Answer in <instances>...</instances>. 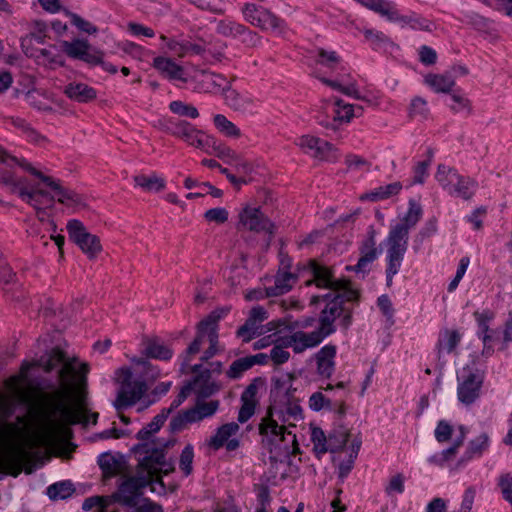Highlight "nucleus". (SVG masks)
I'll return each instance as SVG.
<instances>
[{"instance_id":"nucleus-64","label":"nucleus","mask_w":512,"mask_h":512,"mask_svg":"<svg viewBox=\"0 0 512 512\" xmlns=\"http://www.w3.org/2000/svg\"><path fill=\"white\" fill-rule=\"evenodd\" d=\"M498 485L501 489L503 498L506 501H511L512 497V475L507 473L499 477Z\"/></svg>"},{"instance_id":"nucleus-47","label":"nucleus","mask_w":512,"mask_h":512,"mask_svg":"<svg viewBox=\"0 0 512 512\" xmlns=\"http://www.w3.org/2000/svg\"><path fill=\"white\" fill-rule=\"evenodd\" d=\"M315 61L330 70H333L341 62L340 56L335 51H328L323 48L316 49Z\"/></svg>"},{"instance_id":"nucleus-36","label":"nucleus","mask_w":512,"mask_h":512,"mask_svg":"<svg viewBox=\"0 0 512 512\" xmlns=\"http://www.w3.org/2000/svg\"><path fill=\"white\" fill-rule=\"evenodd\" d=\"M435 178L441 187L450 193V190L453 188L454 182L459 180V173L449 166L444 164H439L437 168V172L435 174Z\"/></svg>"},{"instance_id":"nucleus-49","label":"nucleus","mask_w":512,"mask_h":512,"mask_svg":"<svg viewBox=\"0 0 512 512\" xmlns=\"http://www.w3.org/2000/svg\"><path fill=\"white\" fill-rule=\"evenodd\" d=\"M364 36L374 50L383 49L388 45L393 44L392 41L381 31L366 29L364 30Z\"/></svg>"},{"instance_id":"nucleus-60","label":"nucleus","mask_w":512,"mask_h":512,"mask_svg":"<svg viewBox=\"0 0 512 512\" xmlns=\"http://www.w3.org/2000/svg\"><path fill=\"white\" fill-rule=\"evenodd\" d=\"M228 216V211L222 207L212 208L204 213V218L207 221L217 224L225 223L228 220Z\"/></svg>"},{"instance_id":"nucleus-23","label":"nucleus","mask_w":512,"mask_h":512,"mask_svg":"<svg viewBox=\"0 0 512 512\" xmlns=\"http://www.w3.org/2000/svg\"><path fill=\"white\" fill-rule=\"evenodd\" d=\"M467 433V428L463 425H460L458 427V434L454 438L452 446L443 450L440 454L431 456L429 458V462L442 466L445 462L453 459L458 451V448L463 445Z\"/></svg>"},{"instance_id":"nucleus-28","label":"nucleus","mask_w":512,"mask_h":512,"mask_svg":"<svg viewBox=\"0 0 512 512\" xmlns=\"http://www.w3.org/2000/svg\"><path fill=\"white\" fill-rule=\"evenodd\" d=\"M224 99L226 104L235 111H246L252 106V100L249 97L241 95L227 83L224 88Z\"/></svg>"},{"instance_id":"nucleus-27","label":"nucleus","mask_w":512,"mask_h":512,"mask_svg":"<svg viewBox=\"0 0 512 512\" xmlns=\"http://www.w3.org/2000/svg\"><path fill=\"white\" fill-rule=\"evenodd\" d=\"M318 79L330 88L341 92L342 94L352 97L354 99L362 100L363 97L359 94L355 81H346L344 77L337 80H331L326 77H318Z\"/></svg>"},{"instance_id":"nucleus-56","label":"nucleus","mask_w":512,"mask_h":512,"mask_svg":"<svg viewBox=\"0 0 512 512\" xmlns=\"http://www.w3.org/2000/svg\"><path fill=\"white\" fill-rule=\"evenodd\" d=\"M198 189H199L198 192L188 193L186 195V198L187 199H194V198H197V197H203L206 194H210L211 196H213L215 198H220L223 195L222 190L214 187L209 182L200 183L198 185Z\"/></svg>"},{"instance_id":"nucleus-12","label":"nucleus","mask_w":512,"mask_h":512,"mask_svg":"<svg viewBox=\"0 0 512 512\" xmlns=\"http://www.w3.org/2000/svg\"><path fill=\"white\" fill-rule=\"evenodd\" d=\"M330 336L319 326L312 332L296 331L283 338V344L291 347L295 353H302L306 349L318 346L326 337Z\"/></svg>"},{"instance_id":"nucleus-15","label":"nucleus","mask_w":512,"mask_h":512,"mask_svg":"<svg viewBox=\"0 0 512 512\" xmlns=\"http://www.w3.org/2000/svg\"><path fill=\"white\" fill-rule=\"evenodd\" d=\"M385 242L387 245L386 284L388 287H390L393 282V277L400 270L408 244L388 237L386 238Z\"/></svg>"},{"instance_id":"nucleus-53","label":"nucleus","mask_w":512,"mask_h":512,"mask_svg":"<svg viewBox=\"0 0 512 512\" xmlns=\"http://www.w3.org/2000/svg\"><path fill=\"white\" fill-rule=\"evenodd\" d=\"M0 185L7 187L11 193L18 195L23 187L21 186V180H18L14 173L7 170H0Z\"/></svg>"},{"instance_id":"nucleus-29","label":"nucleus","mask_w":512,"mask_h":512,"mask_svg":"<svg viewBox=\"0 0 512 512\" xmlns=\"http://www.w3.org/2000/svg\"><path fill=\"white\" fill-rule=\"evenodd\" d=\"M477 187L478 183L474 179L459 174V180L454 182L449 194L461 197L464 200H470L474 196Z\"/></svg>"},{"instance_id":"nucleus-19","label":"nucleus","mask_w":512,"mask_h":512,"mask_svg":"<svg viewBox=\"0 0 512 512\" xmlns=\"http://www.w3.org/2000/svg\"><path fill=\"white\" fill-rule=\"evenodd\" d=\"M334 104L336 108L332 120H321L319 123L326 129L336 132L341 124L349 123L356 114L354 106L342 99L336 98Z\"/></svg>"},{"instance_id":"nucleus-6","label":"nucleus","mask_w":512,"mask_h":512,"mask_svg":"<svg viewBox=\"0 0 512 512\" xmlns=\"http://www.w3.org/2000/svg\"><path fill=\"white\" fill-rule=\"evenodd\" d=\"M66 229L71 241H73L88 258H95L102 250L98 236L87 231L84 224L77 220H69Z\"/></svg>"},{"instance_id":"nucleus-42","label":"nucleus","mask_w":512,"mask_h":512,"mask_svg":"<svg viewBox=\"0 0 512 512\" xmlns=\"http://www.w3.org/2000/svg\"><path fill=\"white\" fill-rule=\"evenodd\" d=\"M349 439V432L344 427L334 429L328 435V452L334 453L344 448Z\"/></svg>"},{"instance_id":"nucleus-59","label":"nucleus","mask_w":512,"mask_h":512,"mask_svg":"<svg viewBox=\"0 0 512 512\" xmlns=\"http://www.w3.org/2000/svg\"><path fill=\"white\" fill-rule=\"evenodd\" d=\"M287 348L283 344V338L280 340V344L275 345L270 351V359L277 365L283 364L288 361L290 353L285 350Z\"/></svg>"},{"instance_id":"nucleus-16","label":"nucleus","mask_w":512,"mask_h":512,"mask_svg":"<svg viewBox=\"0 0 512 512\" xmlns=\"http://www.w3.org/2000/svg\"><path fill=\"white\" fill-rule=\"evenodd\" d=\"M160 39L166 43L170 52L176 54L180 58L185 57L188 54L202 56L207 52V43L203 39H200L197 42L177 41L175 39H168L165 35H161Z\"/></svg>"},{"instance_id":"nucleus-11","label":"nucleus","mask_w":512,"mask_h":512,"mask_svg":"<svg viewBox=\"0 0 512 512\" xmlns=\"http://www.w3.org/2000/svg\"><path fill=\"white\" fill-rule=\"evenodd\" d=\"M240 225L249 231L256 233L265 232L269 234L267 247L274 234L275 225L265 216L259 208L245 207L239 214Z\"/></svg>"},{"instance_id":"nucleus-39","label":"nucleus","mask_w":512,"mask_h":512,"mask_svg":"<svg viewBox=\"0 0 512 512\" xmlns=\"http://www.w3.org/2000/svg\"><path fill=\"white\" fill-rule=\"evenodd\" d=\"M168 416H169V411L162 410L159 414H157L153 418V420L150 423H148L145 427H143L137 433V435H136L137 439L142 440V441L148 440L153 433H156L158 430H160V428L162 427V425L164 424V422L166 421Z\"/></svg>"},{"instance_id":"nucleus-48","label":"nucleus","mask_w":512,"mask_h":512,"mask_svg":"<svg viewBox=\"0 0 512 512\" xmlns=\"http://www.w3.org/2000/svg\"><path fill=\"white\" fill-rule=\"evenodd\" d=\"M214 125L215 127L227 137L238 138L241 135L239 128L236 127L234 123L226 118V116L222 114H217L214 116Z\"/></svg>"},{"instance_id":"nucleus-35","label":"nucleus","mask_w":512,"mask_h":512,"mask_svg":"<svg viewBox=\"0 0 512 512\" xmlns=\"http://www.w3.org/2000/svg\"><path fill=\"white\" fill-rule=\"evenodd\" d=\"M461 340V335L456 330H444L438 339L437 342V350L438 355L440 356L443 351L447 353H451L457 347Z\"/></svg>"},{"instance_id":"nucleus-45","label":"nucleus","mask_w":512,"mask_h":512,"mask_svg":"<svg viewBox=\"0 0 512 512\" xmlns=\"http://www.w3.org/2000/svg\"><path fill=\"white\" fill-rule=\"evenodd\" d=\"M244 31V25L230 19H223L217 22L216 32L224 37L238 38Z\"/></svg>"},{"instance_id":"nucleus-3","label":"nucleus","mask_w":512,"mask_h":512,"mask_svg":"<svg viewBox=\"0 0 512 512\" xmlns=\"http://www.w3.org/2000/svg\"><path fill=\"white\" fill-rule=\"evenodd\" d=\"M259 431L262 435L263 446L269 451L270 459L276 460L281 454H288L290 444L296 442V436L291 432H286L285 427L279 426L272 418H264L259 425Z\"/></svg>"},{"instance_id":"nucleus-25","label":"nucleus","mask_w":512,"mask_h":512,"mask_svg":"<svg viewBox=\"0 0 512 512\" xmlns=\"http://www.w3.org/2000/svg\"><path fill=\"white\" fill-rule=\"evenodd\" d=\"M166 131L175 137L183 139L187 143L193 141V137L196 134H202L194 125L185 120H169Z\"/></svg>"},{"instance_id":"nucleus-52","label":"nucleus","mask_w":512,"mask_h":512,"mask_svg":"<svg viewBox=\"0 0 512 512\" xmlns=\"http://www.w3.org/2000/svg\"><path fill=\"white\" fill-rule=\"evenodd\" d=\"M170 110L180 116H186L192 119H196L199 116V112L196 107L190 104H185L182 101H172L169 104Z\"/></svg>"},{"instance_id":"nucleus-32","label":"nucleus","mask_w":512,"mask_h":512,"mask_svg":"<svg viewBox=\"0 0 512 512\" xmlns=\"http://www.w3.org/2000/svg\"><path fill=\"white\" fill-rule=\"evenodd\" d=\"M200 73L202 75V83L205 85V87H202L201 89L205 92L221 91L222 94H224V88L226 84L231 83L230 81H227V79L221 74L207 70H201Z\"/></svg>"},{"instance_id":"nucleus-54","label":"nucleus","mask_w":512,"mask_h":512,"mask_svg":"<svg viewBox=\"0 0 512 512\" xmlns=\"http://www.w3.org/2000/svg\"><path fill=\"white\" fill-rule=\"evenodd\" d=\"M409 113L411 117L426 119L429 115L428 104L422 97L416 96L412 99Z\"/></svg>"},{"instance_id":"nucleus-40","label":"nucleus","mask_w":512,"mask_h":512,"mask_svg":"<svg viewBox=\"0 0 512 512\" xmlns=\"http://www.w3.org/2000/svg\"><path fill=\"white\" fill-rule=\"evenodd\" d=\"M62 48L66 55L70 58L82 60V58H84L85 52L88 48H90V44L87 40L75 39L71 42L63 41Z\"/></svg>"},{"instance_id":"nucleus-50","label":"nucleus","mask_w":512,"mask_h":512,"mask_svg":"<svg viewBox=\"0 0 512 512\" xmlns=\"http://www.w3.org/2000/svg\"><path fill=\"white\" fill-rule=\"evenodd\" d=\"M311 440L314 444V451L318 457L328 452V437L325 436L321 428H314L312 430Z\"/></svg>"},{"instance_id":"nucleus-30","label":"nucleus","mask_w":512,"mask_h":512,"mask_svg":"<svg viewBox=\"0 0 512 512\" xmlns=\"http://www.w3.org/2000/svg\"><path fill=\"white\" fill-rule=\"evenodd\" d=\"M425 83L436 93H451L455 86L453 77L447 71L443 74H428L425 77Z\"/></svg>"},{"instance_id":"nucleus-34","label":"nucleus","mask_w":512,"mask_h":512,"mask_svg":"<svg viewBox=\"0 0 512 512\" xmlns=\"http://www.w3.org/2000/svg\"><path fill=\"white\" fill-rule=\"evenodd\" d=\"M489 447V436L482 433L475 439L469 441L463 458L460 462L471 460L474 457H480Z\"/></svg>"},{"instance_id":"nucleus-44","label":"nucleus","mask_w":512,"mask_h":512,"mask_svg":"<svg viewBox=\"0 0 512 512\" xmlns=\"http://www.w3.org/2000/svg\"><path fill=\"white\" fill-rule=\"evenodd\" d=\"M75 489L70 481L54 483L47 488V495L52 500L66 499L74 493Z\"/></svg>"},{"instance_id":"nucleus-1","label":"nucleus","mask_w":512,"mask_h":512,"mask_svg":"<svg viewBox=\"0 0 512 512\" xmlns=\"http://www.w3.org/2000/svg\"><path fill=\"white\" fill-rule=\"evenodd\" d=\"M76 358H69L61 349L53 348L47 356L41 357L39 365L45 372L57 371L59 389L56 398L50 404L48 425L51 430L67 434V426L82 423L96 424L98 413H88L86 391L81 389L73 399L67 396L72 389V380L76 373Z\"/></svg>"},{"instance_id":"nucleus-55","label":"nucleus","mask_w":512,"mask_h":512,"mask_svg":"<svg viewBox=\"0 0 512 512\" xmlns=\"http://www.w3.org/2000/svg\"><path fill=\"white\" fill-rule=\"evenodd\" d=\"M194 458V450L193 446L188 444L184 447L181 452L179 467L184 472L186 476L190 475L192 472V463Z\"/></svg>"},{"instance_id":"nucleus-4","label":"nucleus","mask_w":512,"mask_h":512,"mask_svg":"<svg viewBox=\"0 0 512 512\" xmlns=\"http://www.w3.org/2000/svg\"><path fill=\"white\" fill-rule=\"evenodd\" d=\"M118 382L120 386L114 402L118 411L134 405L147 390L145 382L136 379L128 368H122L119 371Z\"/></svg>"},{"instance_id":"nucleus-24","label":"nucleus","mask_w":512,"mask_h":512,"mask_svg":"<svg viewBox=\"0 0 512 512\" xmlns=\"http://www.w3.org/2000/svg\"><path fill=\"white\" fill-rule=\"evenodd\" d=\"M189 383L193 386L192 391H195L201 398H207L219 389L218 385L211 381V372L208 369H205L204 372L196 375L193 381H190Z\"/></svg>"},{"instance_id":"nucleus-41","label":"nucleus","mask_w":512,"mask_h":512,"mask_svg":"<svg viewBox=\"0 0 512 512\" xmlns=\"http://www.w3.org/2000/svg\"><path fill=\"white\" fill-rule=\"evenodd\" d=\"M438 230L437 218L432 217L426 221L420 231L414 236L413 239V249L415 252H418L421 249V246L425 239L436 234Z\"/></svg>"},{"instance_id":"nucleus-10","label":"nucleus","mask_w":512,"mask_h":512,"mask_svg":"<svg viewBox=\"0 0 512 512\" xmlns=\"http://www.w3.org/2000/svg\"><path fill=\"white\" fill-rule=\"evenodd\" d=\"M422 215L421 205L410 199L408 211L399 223L391 227L387 237L408 244L409 231L416 226Z\"/></svg>"},{"instance_id":"nucleus-22","label":"nucleus","mask_w":512,"mask_h":512,"mask_svg":"<svg viewBox=\"0 0 512 512\" xmlns=\"http://www.w3.org/2000/svg\"><path fill=\"white\" fill-rule=\"evenodd\" d=\"M139 448L147 454L141 460V465L148 471V473H156L158 466L165 459L164 450L157 448L155 447V444L148 442L139 445Z\"/></svg>"},{"instance_id":"nucleus-37","label":"nucleus","mask_w":512,"mask_h":512,"mask_svg":"<svg viewBox=\"0 0 512 512\" xmlns=\"http://www.w3.org/2000/svg\"><path fill=\"white\" fill-rule=\"evenodd\" d=\"M134 182L145 191L160 192L165 188V180L155 173L149 176L140 174L134 176Z\"/></svg>"},{"instance_id":"nucleus-43","label":"nucleus","mask_w":512,"mask_h":512,"mask_svg":"<svg viewBox=\"0 0 512 512\" xmlns=\"http://www.w3.org/2000/svg\"><path fill=\"white\" fill-rule=\"evenodd\" d=\"M450 94L451 104L449 108L454 113H472L471 101L460 92V90H453Z\"/></svg>"},{"instance_id":"nucleus-21","label":"nucleus","mask_w":512,"mask_h":512,"mask_svg":"<svg viewBox=\"0 0 512 512\" xmlns=\"http://www.w3.org/2000/svg\"><path fill=\"white\" fill-rule=\"evenodd\" d=\"M153 67L170 80L187 82L184 77V69L171 58L158 56L153 60Z\"/></svg>"},{"instance_id":"nucleus-38","label":"nucleus","mask_w":512,"mask_h":512,"mask_svg":"<svg viewBox=\"0 0 512 512\" xmlns=\"http://www.w3.org/2000/svg\"><path fill=\"white\" fill-rule=\"evenodd\" d=\"M402 189L400 182H393L384 186L375 188L370 193L362 197V199H368L371 201H379L388 199L394 195H397Z\"/></svg>"},{"instance_id":"nucleus-51","label":"nucleus","mask_w":512,"mask_h":512,"mask_svg":"<svg viewBox=\"0 0 512 512\" xmlns=\"http://www.w3.org/2000/svg\"><path fill=\"white\" fill-rule=\"evenodd\" d=\"M250 368H252V366L249 357L247 356L233 361L226 374L231 379H238Z\"/></svg>"},{"instance_id":"nucleus-63","label":"nucleus","mask_w":512,"mask_h":512,"mask_svg":"<svg viewBox=\"0 0 512 512\" xmlns=\"http://www.w3.org/2000/svg\"><path fill=\"white\" fill-rule=\"evenodd\" d=\"M452 433L453 428L447 421L441 420L438 422L435 429V438L438 442H447L451 438Z\"/></svg>"},{"instance_id":"nucleus-2","label":"nucleus","mask_w":512,"mask_h":512,"mask_svg":"<svg viewBox=\"0 0 512 512\" xmlns=\"http://www.w3.org/2000/svg\"><path fill=\"white\" fill-rule=\"evenodd\" d=\"M314 281L318 287L329 289L326 294L316 295L311 298V304L325 303L319 317V326L329 335L336 332L334 322L340 319V326L348 330L352 324L353 310L347 302H357L359 293L350 286L346 279H336L332 271L325 267L312 263L311 265Z\"/></svg>"},{"instance_id":"nucleus-62","label":"nucleus","mask_w":512,"mask_h":512,"mask_svg":"<svg viewBox=\"0 0 512 512\" xmlns=\"http://www.w3.org/2000/svg\"><path fill=\"white\" fill-rule=\"evenodd\" d=\"M45 195H48V191L40 189L37 186L31 189L22 187L19 191V197L26 203H34L35 197L44 198Z\"/></svg>"},{"instance_id":"nucleus-26","label":"nucleus","mask_w":512,"mask_h":512,"mask_svg":"<svg viewBox=\"0 0 512 512\" xmlns=\"http://www.w3.org/2000/svg\"><path fill=\"white\" fill-rule=\"evenodd\" d=\"M98 465L103 474L107 477H112L119 474L123 470V456H115L109 452L99 455Z\"/></svg>"},{"instance_id":"nucleus-5","label":"nucleus","mask_w":512,"mask_h":512,"mask_svg":"<svg viewBox=\"0 0 512 512\" xmlns=\"http://www.w3.org/2000/svg\"><path fill=\"white\" fill-rule=\"evenodd\" d=\"M229 312L228 307L218 308L212 311L208 316H206L203 320H201L197 325V334L192 343L187 347L183 354V362H182V370H184L185 366L189 365L192 357L199 353L201 350V346L204 338L209 339V331L210 328H218V322Z\"/></svg>"},{"instance_id":"nucleus-58","label":"nucleus","mask_w":512,"mask_h":512,"mask_svg":"<svg viewBox=\"0 0 512 512\" xmlns=\"http://www.w3.org/2000/svg\"><path fill=\"white\" fill-rule=\"evenodd\" d=\"M66 14L70 17L71 23L76 26L79 30L86 32L88 34H95L98 29L89 21L83 19L79 15L67 11Z\"/></svg>"},{"instance_id":"nucleus-46","label":"nucleus","mask_w":512,"mask_h":512,"mask_svg":"<svg viewBox=\"0 0 512 512\" xmlns=\"http://www.w3.org/2000/svg\"><path fill=\"white\" fill-rule=\"evenodd\" d=\"M145 351L149 357L160 360H168L173 355L172 350L158 340L148 341Z\"/></svg>"},{"instance_id":"nucleus-18","label":"nucleus","mask_w":512,"mask_h":512,"mask_svg":"<svg viewBox=\"0 0 512 512\" xmlns=\"http://www.w3.org/2000/svg\"><path fill=\"white\" fill-rule=\"evenodd\" d=\"M147 482L144 479L129 478L119 487L118 493L111 498L114 501L122 502L127 506H134L140 495V490L145 487Z\"/></svg>"},{"instance_id":"nucleus-57","label":"nucleus","mask_w":512,"mask_h":512,"mask_svg":"<svg viewBox=\"0 0 512 512\" xmlns=\"http://www.w3.org/2000/svg\"><path fill=\"white\" fill-rule=\"evenodd\" d=\"M188 424L192 423L189 416H187V410H184L178 412L175 416L172 417L169 423V429L172 433H177L185 429Z\"/></svg>"},{"instance_id":"nucleus-33","label":"nucleus","mask_w":512,"mask_h":512,"mask_svg":"<svg viewBox=\"0 0 512 512\" xmlns=\"http://www.w3.org/2000/svg\"><path fill=\"white\" fill-rule=\"evenodd\" d=\"M296 280V275L291 272L278 273L275 277V284L268 287V295L279 296L289 292Z\"/></svg>"},{"instance_id":"nucleus-13","label":"nucleus","mask_w":512,"mask_h":512,"mask_svg":"<svg viewBox=\"0 0 512 512\" xmlns=\"http://www.w3.org/2000/svg\"><path fill=\"white\" fill-rule=\"evenodd\" d=\"M297 145L305 153L321 160L333 162L338 158L336 148L331 143L318 137L302 136L299 138Z\"/></svg>"},{"instance_id":"nucleus-61","label":"nucleus","mask_w":512,"mask_h":512,"mask_svg":"<svg viewBox=\"0 0 512 512\" xmlns=\"http://www.w3.org/2000/svg\"><path fill=\"white\" fill-rule=\"evenodd\" d=\"M263 381L261 378H255L243 391L241 395V401H249L258 403L257 393L259 385H262Z\"/></svg>"},{"instance_id":"nucleus-17","label":"nucleus","mask_w":512,"mask_h":512,"mask_svg":"<svg viewBox=\"0 0 512 512\" xmlns=\"http://www.w3.org/2000/svg\"><path fill=\"white\" fill-rule=\"evenodd\" d=\"M359 251L360 258L356 265L347 266L346 269L356 273L366 274L370 270V265L378 256L373 233L365 241L362 242Z\"/></svg>"},{"instance_id":"nucleus-9","label":"nucleus","mask_w":512,"mask_h":512,"mask_svg":"<svg viewBox=\"0 0 512 512\" xmlns=\"http://www.w3.org/2000/svg\"><path fill=\"white\" fill-rule=\"evenodd\" d=\"M482 383L481 375L469 367L463 368L461 374L458 375V400L465 405L474 403L480 396Z\"/></svg>"},{"instance_id":"nucleus-14","label":"nucleus","mask_w":512,"mask_h":512,"mask_svg":"<svg viewBox=\"0 0 512 512\" xmlns=\"http://www.w3.org/2000/svg\"><path fill=\"white\" fill-rule=\"evenodd\" d=\"M239 429L240 427L236 422L223 424L210 437L208 446L213 450H219L223 447L229 452L237 450L240 447V441L234 436L237 435Z\"/></svg>"},{"instance_id":"nucleus-8","label":"nucleus","mask_w":512,"mask_h":512,"mask_svg":"<svg viewBox=\"0 0 512 512\" xmlns=\"http://www.w3.org/2000/svg\"><path fill=\"white\" fill-rule=\"evenodd\" d=\"M10 161L40 179L44 184L56 192L58 196L57 200L59 203L64 205L66 204L68 201V196L72 190L62 187L59 181L54 180L50 176L44 175L41 171L35 169L25 159H18L15 156L10 155L2 146H0V162L9 165Z\"/></svg>"},{"instance_id":"nucleus-31","label":"nucleus","mask_w":512,"mask_h":512,"mask_svg":"<svg viewBox=\"0 0 512 512\" xmlns=\"http://www.w3.org/2000/svg\"><path fill=\"white\" fill-rule=\"evenodd\" d=\"M65 94L72 100L84 103L96 98V91L84 83H71L65 88Z\"/></svg>"},{"instance_id":"nucleus-7","label":"nucleus","mask_w":512,"mask_h":512,"mask_svg":"<svg viewBox=\"0 0 512 512\" xmlns=\"http://www.w3.org/2000/svg\"><path fill=\"white\" fill-rule=\"evenodd\" d=\"M242 14L248 23L263 31L268 29L278 31L279 33L284 31V21L262 6L246 3L242 8Z\"/></svg>"},{"instance_id":"nucleus-20","label":"nucleus","mask_w":512,"mask_h":512,"mask_svg":"<svg viewBox=\"0 0 512 512\" xmlns=\"http://www.w3.org/2000/svg\"><path fill=\"white\" fill-rule=\"evenodd\" d=\"M337 348L335 345L328 344L323 346L316 354L317 373L324 377L330 378L335 370V357Z\"/></svg>"}]
</instances>
